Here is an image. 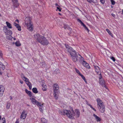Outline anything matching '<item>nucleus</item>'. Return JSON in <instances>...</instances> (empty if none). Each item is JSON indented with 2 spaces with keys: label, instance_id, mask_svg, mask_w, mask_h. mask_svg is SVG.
<instances>
[{
  "label": "nucleus",
  "instance_id": "1",
  "mask_svg": "<svg viewBox=\"0 0 123 123\" xmlns=\"http://www.w3.org/2000/svg\"><path fill=\"white\" fill-rule=\"evenodd\" d=\"M35 38L37 41L43 45H46L49 43L47 39L44 37L36 34L34 35Z\"/></svg>",
  "mask_w": 123,
  "mask_h": 123
},
{
  "label": "nucleus",
  "instance_id": "2",
  "mask_svg": "<svg viewBox=\"0 0 123 123\" xmlns=\"http://www.w3.org/2000/svg\"><path fill=\"white\" fill-rule=\"evenodd\" d=\"M25 26L27 27V29L29 31H32L33 28L32 26V23L31 22L30 17H27L25 20Z\"/></svg>",
  "mask_w": 123,
  "mask_h": 123
},
{
  "label": "nucleus",
  "instance_id": "3",
  "mask_svg": "<svg viewBox=\"0 0 123 123\" xmlns=\"http://www.w3.org/2000/svg\"><path fill=\"white\" fill-rule=\"evenodd\" d=\"M65 115H66L69 118L74 119V117L73 116V110L72 108L70 111L69 110H65L64 112Z\"/></svg>",
  "mask_w": 123,
  "mask_h": 123
},
{
  "label": "nucleus",
  "instance_id": "4",
  "mask_svg": "<svg viewBox=\"0 0 123 123\" xmlns=\"http://www.w3.org/2000/svg\"><path fill=\"white\" fill-rule=\"evenodd\" d=\"M78 55L80 56V57L79 58H80V59L79 61L81 63H82L83 64V65L84 67L87 68H88V64L83 60V57H82L79 54Z\"/></svg>",
  "mask_w": 123,
  "mask_h": 123
},
{
  "label": "nucleus",
  "instance_id": "5",
  "mask_svg": "<svg viewBox=\"0 0 123 123\" xmlns=\"http://www.w3.org/2000/svg\"><path fill=\"white\" fill-rule=\"evenodd\" d=\"M70 55L71 56L72 60L73 61L76 62L78 60V57L76 51L73 53H71Z\"/></svg>",
  "mask_w": 123,
  "mask_h": 123
},
{
  "label": "nucleus",
  "instance_id": "6",
  "mask_svg": "<svg viewBox=\"0 0 123 123\" xmlns=\"http://www.w3.org/2000/svg\"><path fill=\"white\" fill-rule=\"evenodd\" d=\"M65 46L67 50V51L70 54V55L71 53H73L76 51L74 50L71 47L67 44H65Z\"/></svg>",
  "mask_w": 123,
  "mask_h": 123
},
{
  "label": "nucleus",
  "instance_id": "7",
  "mask_svg": "<svg viewBox=\"0 0 123 123\" xmlns=\"http://www.w3.org/2000/svg\"><path fill=\"white\" fill-rule=\"evenodd\" d=\"M3 31L6 35H11L12 33V31L8 29L6 26H4L3 27Z\"/></svg>",
  "mask_w": 123,
  "mask_h": 123
},
{
  "label": "nucleus",
  "instance_id": "8",
  "mask_svg": "<svg viewBox=\"0 0 123 123\" xmlns=\"http://www.w3.org/2000/svg\"><path fill=\"white\" fill-rule=\"evenodd\" d=\"M80 113L79 110L78 109H76L74 110V111L73 110V116L74 117V116L76 117H79L80 115Z\"/></svg>",
  "mask_w": 123,
  "mask_h": 123
},
{
  "label": "nucleus",
  "instance_id": "9",
  "mask_svg": "<svg viewBox=\"0 0 123 123\" xmlns=\"http://www.w3.org/2000/svg\"><path fill=\"white\" fill-rule=\"evenodd\" d=\"M96 100L97 102L98 108L104 105L102 101L100 98H97Z\"/></svg>",
  "mask_w": 123,
  "mask_h": 123
},
{
  "label": "nucleus",
  "instance_id": "10",
  "mask_svg": "<svg viewBox=\"0 0 123 123\" xmlns=\"http://www.w3.org/2000/svg\"><path fill=\"white\" fill-rule=\"evenodd\" d=\"M31 102L33 104H36L38 106L40 105V103L37 101L35 99L31 98H30Z\"/></svg>",
  "mask_w": 123,
  "mask_h": 123
},
{
  "label": "nucleus",
  "instance_id": "11",
  "mask_svg": "<svg viewBox=\"0 0 123 123\" xmlns=\"http://www.w3.org/2000/svg\"><path fill=\"white\" fill-rule=\"evenodd\" d=\"M27 114V113L26 111L25 110L23 111L21 114L20 118L23 119H25L26 117Z\"/></svg>",
  "mask_w": 123,
  "mask_h": 123
},
{
  "label": "nucleus",
  "instance_id": "12",
  "mask_svg": "<svg viewBox=\"0 0 123 123\" xmlns=\"http://www.w3.org/2000/svg\"><path fill=\"white\" fill-rule=\"evenodd\" d=\"M53 88L54 92H56L57 93L59 92V86L57 84H54Z\"/></svg>",
  "mask_w": 123,
  "mask_h": 123
},
{
  "label": "nucleus",
  "instance_id": "13",
  "mask_svg": "<svg viewBox=\"0 0 123 123\" xmlns=\"http://www.w3.org/2000/svg\"><path fill=\"white\" fill-rule=\"evenodd\" d=\"M95 72L98 74H101V72L99 67L98 66L94 65Z\"/></svg>",
  "mask_w": 123,
  "mask_h": 123
},
{
  "label": "nucleus",
  "instance_id": "14",
  "mask_svg": "<svg viewBox=\"0 0 123 123\" xmlns=\"http://www.w3.org/2000/svg\"><path fill=\"white\" fill-rule=\"evenodd\" d=\"M99 111L101 113L104 112L105 111V107L104 105L98 108Z\"/></svg>",
  "mask_w": 123,
  "mask_h": 123
},
{
  "label": "nucleus",
  "instance_id": "15",
  "mask_svg": "<svg viewBox=\"0 0 123 123\" xmlns=\"http://www.w3.org/2000/svg\"><path fill=\"white\" fill-rule=\"evenodd\" d=\"M99 83L103 87H106L105 84V81L104 80L100 79L99 80Z\"/></svg>",
  "mask_w": 123,
  "mask_h": 123
},
{
  "label": "nucleus",
  "instance_id": "16",
  "mask_svg": "<svg viewBox=\"0 0 123 123\" xmlns=\"http://www.w3.org/2000/svg\"><path fill=\"white\" fill-rule=\"evenodd\" d=\"M13 2V5L15 7H17L18 6V4L17 2V0H12Z\"/></svg>",
  "mask_w": 123,
  "mask_h": 123
},
{
  "label": "nucleus",
  "instance_id": "17",
  "mask_svg": "<svg viewBox=\"0 0 123 123\" xmlns=\"http://www.w3.org/2000/svg\"><path fill=\"white\" fill-rule=\"evenodd\" d=\"M40 105H38V106H40L39 110L41 112H43V104H41L40 103Z\"/></svg>",
  "mask_w": 123,
  "mask_h": 123
},
{
  "label": "nucleus",
  "instance_id": "18",
  "mask_svg": "<svg viewBox=\"0 0 123 123\" xmlns=\"http://www.w3.org/2000/svg\"><path fill=\"white\" fill-rule=\"evenodd\" d=\"M93 116L94 117L97 121H101V119L100 118L96 115L95 114H93Z\"/></svg>",
  "mask_w": 123,
  "mask_h": 123
},
{
  "label": "nucleus",
  "instance_id": "19",
  "mask_svg": "<svg viewBox=\"0 0 123 123\" xmlns=\"http://www.w3.org/2000/svg\"><path fill=\"white\" fill-rule=\"evenodd\" d=\"M7 26L9 29H12V25L8 22L6 21V22Z\"/></svg>",
  "mask_w": 123,
  "mask_h": 123
},
{
  "label": "nucleus",
  "instance_id": "20",
  "mask_svg": "<svg viewBox=\"0 0 123 123\" xmlns=\"http://www.w3.org/2000/svg\"><path fill=\"white\" fill-rule=\"evenodd\" d=\"M43 87L42 89L43 91H45L47 89V86L45 83L43 84L42 85Z\"/></svg>",
  "mask_w": 123,
  "mask_h": 123
},
{
  "label": "nucleus",
  "instance_id": "21",
  "mask_svg": "<svg viewBox=\"0 0 123 123\" xmlns=\"http://www.w3.org/2000/svg\"><path fill=\"white\" fill-rule=\"evenodd\" d=\"M65 110H60L59 111V113L61 115H65L64 112Z\"/></svg>",
  "mask_w": 123,
  "mask_h": 123
},
{
  "label": "nucleus",
  "instance_id": "22",
  "mask_svg": "<svg viewBox=\"0 0 123 123\" xmlns=\"http://www.w3.org/2000/svg\"><path fill=\"white\" fill-rule=\"evenodd\" d=\"M75 71L81 77L82 76H83V75L82 74H81L80 71L79 70H78L76 68H75Z\"/></svg>",
  "mask_w": 123,
  "mask_h": 123
},
{
  "label": "nucleus",
  "instance_id": "23",
  "mask_svg": "<svg viewBox=\"0 0 123 123\" xmlns=\"http://www.w3.org/2000/svg\"><path fill=\"white\" fill-rule=\"evenodd\" d=\"M25 92L30 96H31V92L28 91L27 89H25Z\"/></svg>",
  "mask_w": 123,
  "mask_h": 123
},
{
  "label": "nucleus",
  "instance_id": "24",
  "mask_svg": "<svg viewBox=\"0 0 123 123\" xmlns=\"http://www.w3.org/2000/svg\"><path fill=\"white\" fill-rule=\"evenodd\" d=\"M32 90L33 92L35 93H37L38 92L37 89L36 88H32Z\"/></svg>",
  "mask_w": 123,
  "mask_h": 123
},
{
  "label": "nucleus",
  "instance_id": "25",
  "mask_svg": "<svg viewBox=\"0 0 123 123\" xmlns=\"http://www.w3.org/2000/svg\"><path fill=\"white\" fill-rule=\"evenodd\" d=\"M0 123H6L5 119L4 117L2 118L0 120Z\"/></svg>",
  "mask_w": 123,
  "mask_h": 123
},
{
  "label": "nucleus",
  "instance_id": "26",
  "mask_svg": "<svg viewBox=\"0 0 123 123\" xmlns=\"http://www.w3.org/2000/svg\"><path fill=\"white\" fill-rule=\"evenodd\" d=\"M15 44L17 46H19L21 45V44L19 41H17L15 43Z\"/></svg>",
  "mask_w": 123,
  "mask_h": 123
},
{
  "label": "nucleus",
  "instance_id": "27",
  "mask_svg": "<svg viewBox=\"0 0 123 123\" xmlns=\"http://www.w3.org/2000/svg\"><path fill=\"white\" fill-rule=\"evenodd\" d=\"M26 84H27L28 86L29 87V89H31L32 88V86L31 83L29 82Z\"/></svg>",
  "mask_w": 123,
  "mask_h": 123
},
{
  "label": "nucleus",
  "instance_id": "28",
  "mask_svg": "<svg viewBox=\"0 0 123 123\" xmlns=\"http://www.w3.org/2000/svg\"><path fill=\"white\" fill-rule=\"evenodd\" d=\"M41 121L43 123H47V120L44 118H42L41 119Z\"/></svg>",
  "mask_w": 123,
  "mask_h": 123
},
{
  "label": "nucleus",
  "instance_id": "29",
  "mask_svg": "<svg viewBox=\"0 0 123 123\" xmlns=\"http://www.w3.org/2000/svg\"><path fill=\"white\" fill-rule=\"evenodd\" d=\"M11 35H7L6 36L7 38L9 40H11L12 38Z\"/></svg>",
  "mask_w": 123,
  "mask_h": 123
},
{
  "label": "nucleus",
  "instance_id": "30",
  "mask_svg": "<svg viewBox=\"0 0 123 123\" xmlns=\"http://www.w3.org/2000/svg\"><path fill=\"white\" fill-rule=\"evenodd\" d=\"M16 27V28L18 29V31H21V27L18 24L16 26H15Z\"/></svg>",
  "mask_w": 123,
  "mask_h": 123
},
{
  "label": "nucleus",
  "instance_id": "31",
  "mask_svg": "<svg viewBox=\"0 0 123 123\" xmlns=\"http://www.w3.org/2000/svg\"><path fill=\"white\" fill-rule=\"evenodd\" d=\"M97 2V0H88V2L90 3L92 2L93 3H96Z\"/></svg>",
  "mask_w": 123,
  "mask_h": 123
},
{
  "label": "nucleus",
  "instance_id": "32",
  "mask_svg": "<svg viewBox=\"0 0 123 123\" xmlns=\"http://www.w3.org/2000/svg\"><path fill=\"white\" fill-rule=\"evenodd\" d=\"M4 87L2 85H0V91H2L4 92Z\"/></svg>",
  "mask_w": 123,
  "mask_h": 123
},
{
  "label": "nucleus",
  "instance_id": "33",
  "mask_svg": "<svg viewBox=\"0 0 123 123\" xmlns=\"http://www.w3.org/2000/svg\"><path fill=\"white\" fill-rule=\"evenodd\" d=\"M106 31L111 37H112V34L110 31L108 29H106Z\"/></svg>",
  "mask_w": 123,
  "mask_h": 123
},
{
  "label": "nucleus",
  "instance_id": "34",
  "mask_svg": "<svg viewBox=\"0 0 123 123\" xmlns=\"http://www.w3.org/2000/svg\"><path fill=\"white\" fill-rule=\"evenodd\" d=\"M57 93L56 92H54V93H53L54 97L56 99H57L58 98V97L57 96V94H56Z\"/></svg>",
  "mask_w": 123,
  "mask_h": 123
},
{
  "label": "nucleus",
  "instance_id": "35",
  "mask_svg": "<svg viewBox=\"0 0 123 123\" xmlns=\"http://www.w3.org/2000/svg\"><path fill=\"white\" fill-rule=\"evenodd\" d=\"M26 83H27L29 82V80L26 77L24 80H23Z\"/></svg>",
  "mask_w": 123,
  "mask_h": 123
},
{
  "label": "nucleus",
  "instance_id": "36",
  "mask_svg": "<svg viewBox=\"0 0 123 123\" xmlns=\"http://www.w3.org/2000/svg\"><path fill=\"white\" fill-rule=\"evenodd\" d=\"M21 78L23 80H24V79L26 78L24 75L22 73L21 74Z\"/></svg>",
  "mask_w": 123,
  "mask_h": 123
},
{
  "label": "nucleus",
  "instance_id": "37",
  "mask_svg": "<svg viewBox=\"0 0 123 123\" xmlns=\"http://www.w3.org/2000/svg\"><path fill=\"white\" fill-rule=\"evenodd\" d=\"M82 79L86 83H87V82L86 80V79L85 77L83 75L81 77Z\"/></svg>",
  "mask_w": 123,
  "mask_h": 123
},
{
  "label": "nucleus",
  "instance_id": "38",
  "mask_svg": "<svg viewBox=\"0 0 123 123\" xmlns=\"http://www.w3.org/2000/svg\"><path fill=\"white\" fill-rule=\"evenodd\" d=\"M64 28L65 29H68L70 30L71 29L67 25H66L64 26Z\"/></svg>",
  "mask_w": 123,
  "mask_h": 123
},
{
  "label": "nucleus",
  "instance_id": "39",
  "mask_svg": "<svg viewBox=\"0 0 123 123\" xmlns=\"http://www.w3.org/2000/svg\"><path fill=\"white\" fill-rule=\"evenodd\" d=\"M10 103L7 104L6 106V108L8 109H9L10 107Z\"/></svg>",
  "mask_w": 123,
  "mask_h": 123
},
{
  "label": "nucleus",
  "instance_id": "40",
  "mask_svg": "<svg viewBox=\"0 0 123 123\" xmlns=\"http://www.w3.org/2000/svg\"><path fill=\"white\" fill-rule=\"evenodd\" d=\"M82 25L83 26V27L85 28V30H87L88 31H89V30L88 28H87V27L84 24V25Z\"/></svg>",
  "mask_w": 123,
  "mask_h": 123
},
{
  "label": "nucleus",
  "instance_id": "41",
  "mask_svg": "<svg viewBox=\"0 0 123 123\" xmlns=\"http://www.w3.org/2000/svg\"><path fill=\"white\" fill-rule=\"evenodd\" d=\"M77 21L79 22H80L82 25H84V24L80 20L78 19Z\"/></svg>",
  "mask_w": 123,
  "mask_h": 123
},
{
  "label": "nucleus",
  "instance_id": "42",
  "mask_svg": "<svg viewBox=\"0 0 123 123\" xmlns=\"http://www.w3.org/2000/svg\"><path fill=\"white\" fill-rule=\"evenodd\" d=\"M111 1L112 5H114L115 4V2L114 0H111Z\"/></svg>",
  "mask_w": 123,
  "mask_h": 123
},
{
  "label": "nucleus",
  "instance_id": "43",
  "mask_svg": "<svg viewBox=\"0 0 123 123\" xmlns=\"http://www.w3.org/2000/svg\"><path fill=\"white\" fill-rule=\"evenodd\" d=\"M3 92L2 91H0V97L2 96L3 94Z\"/></svg>",
  "mask_w": 123,
  "mask_h": 123
},
{
  "label": "nucleus",
  "instance_id": "44",
  "mask_svg": "<svg viewBox=\"0 0 123 123\" xmlns=\"http://www.w3.org/2000/svg\"><path fill=\"white\" fill-rule=\"evenodd\" d=\"M57 72V73H59V70L58 69H57L56 70H55V73H56L55 72Z\"/></svg>",
  "mask_w": 123,
  "mask_h": 123
},
{
  "label": "nucleus",
  "instance_id": "45",
  "mask_svg": "<svg viewBox=\"0 0 123 123\" xmlns=\"http://www.w3.org/2000/svg\"><path fill=\"white\" fill-rule=\"evenodd\" d=\"M57 9L59 10V11L60 12H61V9L59 7V6H57Z\"/></svg>",
  "mask_w": 123,
  "mask_h": 123
},
{
  "label": "nucleus",
  "instance_id": "46",
  "mask_svg": "<svg viewBox=\"0 0 123 123\" xmlns=\"http://www.w3.org/2000/svg\"><path fill=\"white\" fill-rule=\"evenodd\" d=\"M42 66L43 67H44L45 66V62H43L42 63Z\"/></svg>",
  "mask_w": 123,
  "mask_h": 123
},
{
  "label": "nucleus",
  "instance_id": "47",
  "mask_svg": "<svg viewBox=\"0 0 123 123\" xmlns=\"http://www.w3.org/2000/svg\"><path fill=\"white\" fill-rule=\"evenodd\" d=\"M3 54L2 52L0 50V56L2 57L3 56Z\"/></svg>",
  "mask_w": 123,
  "mask_h": 123
},
{
  "label": "nucleus",
  "instance_id": "48",
  "mask_svg": "<svg viewBox=\"0 0 123 123\" xmlns=\"http://www.w3.org/2000/svg\"><path fill=\"white\" fill-rule=\"evenodd\" d=\"M100 1L102 4H104L105 3L104 0H100Z\"/></svg>",
  "mask_w": 123,
  "mask_h": 123
},
{
  "label": "nucleus",
  "instance_id": "49",
  "mask_svg": "<svg viewBox=\"0 0 123 123\" xmlns=\"http://www.w3.org/2000/svg\"><path fill=\"white\" fill-rule=\"evenodd\" d=\"M111 59L113 60L114 62L115 61V59L113 57H112L111 58Z\"/></svg>",
  "mask_w": 123,
  "mask_h": 123
},
{
  "label": "nucleus",
  "instance_id": "50",
  "mask_svg": "<svg viewBox=\"0 0 123 123\" xmlns=\"http://www.w3.org/2000/svg\"><path fill=\"white\" fill-rule=\"evenodd\" d=\"M99 74V78L100 79H101L102 78V76L101 75V74Z\"/></svg>",
  "mask_w": 123,
  "mask_h": 123
},
{
  "label": "nucleus",
  "instance_id": "51",
  "mask_svg": "<svg viewBox=\"0 0 123 123\" xmlns=\"http://www.w3.org/2000/svg\"><path fill=\"white\" fill-rule=\"evenodd\" d=\"M13 24L14 25H15V26H16L17 25H18V24H17L15 22H14L13 23Z\"/></svg>",
  "mask_w": 123,
  "mask_h": 123
},
{
  "label": "nucleus",
  "instance_id": "52",
  "mask_svg": "<svg viewBox=\"0 0 123 123\" xmlns=\"http://www.w3.org/2000/svg\"><path fill=\"white\" fill-rule=\"evenodd\" d=\"M19 82L21 84H23V81L21 80H20Z\"/></svg>",
  "mask_w": 123,
  "mask_h": 123
},
{
  "label": "nucleus",
  "instance_id": "53",
  "mask_svg": "<svg viewBox=\"0 0 123 123\" xmlns=\"http://www.w3.org/2000/svg\"><path fill=\"white\" fill-rule=\"evenodd\" d=\"M111 15L114 17V18L115 17V16H116L115 15V14H113V13Z\"/></svg>",
  "mask_w": 123,
  "mask_h": 123
},
{
  "label": "nucleus",
  "instance_id": "54",
  "mask_svg": "<svg viewBox=\"0 0 123 123\" xmlns=\"http://www.w3.org/2000/svg\"><path fill=\"white\" fill-rule=\"evenodd\" d=\"M19 122L18 120H17L16 121L15 123H19Z\"/></svg>",
  "mask_w": 123,
  "mask_h": 123
},
{
  "label": "nucleus",
  "instance_id": "55",
  "mask_svg": "<svg viewBox=\"0 0 123 123\" xmlns=\"http://www.w3.org/2000/svg\"><path fill=\"white\" fill-rule=\"evenodd\" d=\"M91 108H92L93 110L94 111H96V110L94 108H93V107H92Z\"/></svg>",
  "mask_w": 123,
  "mask_h": 123
},
{
  "label": "nucleus",
  "instance_id": "56",
  "mask_svg": "<svg viewBox=\"0 0 123 123\" xmlns=\"http://www.w3.org/2000/svg\"><path fill=\"white\" fill-rule=\"evenodd\" d=\"M15 21L17 22L18 23L19 22V20L18 19H17Z\"/></svg>",
  "mask_w": 123,
  "mask_h": 123
},
{
  "label": "nucleus",
  "instance_id": "57",
  "mask_svg": "<svg viewBox=\"0 0 123 123\" xmlns=\"http://www.w3.org/2000/svg\"><path fill=\"white\" fill-rule=\"evenodd\" d=\"M89 105L90 107L91 108L92 107V106L90 105L89 104L88 105Z\"/></svg>",
  "mask_w": 123,
  "mask_h": 123
},
{
  "label": "nucleus",
  "instance_id": "58",
  "mask_svg": "<svg viewBox=\"0 0 123 123\" xmlns=\"http://www.w3.org/2000/svg\"><path fill=\"white\" fill-rule=\"evenodd\" d=\"M55 6H58V5L57 4H55Z\"/></svg>",
  "mask_w": 123,
  "mask_h": 123
},
{
  "label": "nucleus",
  "instance_id": "59",
  "mask_svg": "<svg viewBox=\"0 0 123 123\" xmlns=\"http://www.w3.org/2000/svg\"><path fill=\"white\" fill-rule=\"evenodd\" d=\"M10 99H12V97L10 96Z\"/></svg>",
  "mask_w": 123,
  "mask_h": 123
},
{
  "label": "nucleus",
  "instance_id": "60",
  "mask_svg": "<svg viewBox=\"0 0 123 123\" xmlns=\"http://www.w3.org/2000/svg\"><path fill=\"white\" fill-rule=\"evenodd\" d=\"M13 39H14V40H16V38H13Z\"/></svg>",
  "mask_w": 123,
  "mask_h": 123
},
{
  "label": "nucleus",
  "instance_id": "61",
  "mask_svg": "<svg viewBox=\"0 0 123 123\" xmlns=\"http://www.w3.org/2000/svg\"><path fill=\"white\" fill-rule=\"evenodd\" d=\"M1 116H0V120H1Z\"/></svg>",
  "mask_w": 123,
  "mask_h": 123
},
{
  "label": "nucleus",
  "instance_id": "62",
  "mask_svg": "<svg viewBox=\"0 0 123 123\" xmlns=\"http://www.w3.org/2000/svg\"><path fill=\"white\" fill-rule=\"evenodd\" d=\"M122 14H123V11H122Z\"/></svg>",
  "mask_w": 123,
  "mask_h": 123
},
{
  "label": "nucleus",
  "instance_id": "63",
  "mask_svg": "<svg viewBox=\"0 0 123 123\" xmlns=\"http://www.w3.org/2000/svg\"><path fill=\"white\" fill-rule=\"evenodd\" d=\"M27 105V106H30V105Z\"/></svg>",
  "mask_w": 123,
  "mask_h": 123
},
{
  "label": "nucleus",
  "instance_id": "64",
  "mask_svg": "<svg viewBox=\"0 0 123 123\" xmlns=\"http://www.w3.org/2000/svg\"><path fill=\"white\" fill-rule=\"evenodd\" d=\"M59 14L60 15H61V14H60V13H59Z\"/></svg>",
  "mask_w": 123,
  "mask_h": 123
}]
</instances>
